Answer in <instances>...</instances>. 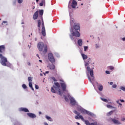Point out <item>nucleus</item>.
Returning a JSON list of instances; mask_svg holds the SVG:
<instances>
[{"instance_id":"61","label":"nucleus","mask_w":125,"mask_h":125,"mask_svg":"<svg viewBox=\"0 0 125 125\" xmlns=\"http://www.w3.org/2000/svg\"><path fill=\"white\" fill-rule=\"evenodd\" d=\"M33 9H35V6H34V7L33 8Z\"/></svg>"},{"instance_id":"5","label":"nucleus","mask_w":125,"mask_h":125,"mask_svg":"<svg viewBox=\"0 0 125 125\" xmlns=\"http://www.w3.org/2000/svg\"><path fill=\"white\" fill-rule=\"evenodd\" d=\"M86 69L88 73H90V75L91 77V78L88 77V80L89 82H90V83H92V82H93V81L94 80V75H93V70L90 69V67H89V66H87Z\"/></svg>"},{"instance_id":"4","label":"nucleus","mask_w":125,"mask_h":125,"mask_svg":"<svg viewBox=\"0 0 125 125\" xmlns=\"http://www.w3.org/2000/svg\"><path fill=\"white\" fill-rule=\"evenodd\" d=\"M44 47V50H43ZM37 48L39 51H42L43 53H46L47 52V45H44V43L42 42H39L37 44Z\"/></svg>"},{"instance_id":"23","label":"nucleus","mask_w":125,"mask_h":125,"mask_svg":"<svg viewBox=\"0 0 125 125\" xmlns=\"http://www.w3.org/2000/svg\"><path fill=\"white\" fill-rule=\"evenodd\" d=\"M46 118L47 119V120H48V121H49L50 122H52L53 120L52 119H51V118H50V117L46 115Z\"/></svg>"},{"instance_id":"35","label":"nucleus","mask_w":125,"mask_h":125,"mask_svg":"<svg viewBox=\"0 0 125 125\" xmlns=\"http://www.w3.org/2000/svg\"><path fill=\"white\" fill-rule=\"evenodd\" d=\"M87 48H88V47L87 46H84V51H86V50H87Z\"/></svg>"},{"instance_id":"12","label":"nucleus","mask_w":125,"mask_h":125,"mask_svg":"<svg viewBox=\"0 0 125 125\" xmlns=\"http://www.w3.org/2000/svg\"><path fill=\"white\" fill-rule=\"evenodd\" d=\"M27 116H28V117H30V118H32V119H34L37 117V116H36V114L31 113H28Z\"/></svg>"},{"instance_id":"21","label":"nucleus","mask_w":125,"mask_h":125,"mask_svg":"<svg viewBox=\"0 0 125 125\" xmlns=\"http://www.w3.org/2000/svg\"><path fill=\"white\" fill-rule=\"evenodd\" d=\"M41 20H38V27L39 28V30H41Z\"/></svg>"},{"instance_id":"3","label":"nucleus","mask_w":125,"mask_h":125,"mask_svg":"<svg viewBox=\"0 0 125 125\" xmlns=\"http://www.w3.org/2000/svg\"><path fill=\"white\" fill-rule=\"evenodd\" d=\"M55 85L51 88V92L53 93H55L56 91H58L59 95H62V92H61V89H60V84L58 83H54Z\"/></svg>"},{"instance_id":"54","label":"nucleus","mask_w":125,"mask_h":125,"mask_svg":"<svg viewBox=\"0 0 125 125\" xmlns=\"http://www.w3.org/2000/svg\"><path fill=\"white\" fill-rule=\"evenodd\" d=\"M122 40H123V41H125V37L123 38L122 39Z\"/></svg>"},{"instance_id":"26","label":"nucleus","mask_w":125,"mask_h":125,"mask_svg":"<svg viewBox=\"0 0 125 125\" xmlns=\"http://www.w3.org/2000/svg\"><path fill=\"white\" fill-rule=\"evenodd\" d=\"M86 114H87V115H88V116H92V113L87 110L86 111Z\"/></svg>"},{"instance_id":"15","label":"nucleus","mask_w":125,"mask_h":125,"mask_svg":"<svg viewBox=\"0 0 125 125\" xmlns=\"http://www.w3.org/2000/svg\"><path fill=\"white\" fill-rule=\"evenodd\" d=\"M112 121L116 125H121V122L116 119H112Z\"/></svg>"},{"instance_id":"7","label":"nucleus","mask_w":125,"mask_h":125,"mask_svg":"<svg viewBox=\"0 0 125 125\" xmlns=\"http://www.w3.org/2000/svg\"><path fill=\"white\" fill-rule=\"evenodd\" d=\"M70 32L71 33V35H72V36H74V37H77L78 38H79V37L81 36V34H80V32H79V31L77 30L74 31V29L73 28H71V29H70Z\"/></svg>"},{"instance_id":"25","label":"nucleus","mask_w":125,"mask_h":125,"mask_svg":"<svg viewBox=\"0 0 125 125\" xmlns=\"http://www.w3.org/2000/svg\"><path fill=\"white\" fill-rule=\"evenodd\" d=\"M39 14L40 15H41V16H42V15H43V10H41L39 11Z\"/></svg>"},{"instance_id":"52","label":"nucleus","mask_w":125,"mask_h":125,"mask_svg":"<svg viewBox=\"0 0 125 125\" xmlns=\"http://www.w3.org/2000/svg\"><path fill=\"white\" fill-rule=\"evenodd\" d=\"M49 73V71H46V72H45V73H46V74H48Z\"/></svg>"},{"instance_id":"20","label":"nucleus","mask_w":125,"mask_h":125,"mask_svg":"<svg viewBox=\"0 0 125 125\" xmlns=\"http://www.w3.org/2000/svg\"><path fill=\"white\" fill-rule=\"evenodd\" d=\"M82 56L83 59V60H85V59H87V56L84 54H82Z\"/></svg>"},{"instance_id":"29","label":"nucleus","mask_w":125,"mask_h":125,"mask_svg":"<svg viewBox=\"0 0 125 125\" xmlns=\"http://www.w3.org/2000/svg\"><path fill=\"white\" fill-rule=\"evenodd\" d=\"M22 87H23L24 89H26V88H27V86L26 85V84H23L22 85Z\"/></svg>"},{"instance_id":"40","label":"nucleus","mask_w":125,"mask_h":125,"mask_svg":"<svg viewBox=\"0 0 125 125\" xmlns=\"http://www.w3.org/2000/svg\"><path fill=\"white\" fill-rule=\"evenodd\" d=\"M112 87H113V88H116V87H117V85L116 84H113L112 85Z\"/></svg>"},{"instance_id":"38","label":"nucleus","mask_w":125,"mask_h":125,"mask_svg":"<svg viewBox=\"0 0 125 125\" xmlns=\"http://www.w3.org/2000/svg\"><path fill=\"white\" fill-rule=\"evenodd\" d=\"M52 79H53L54 82H57V80L55 79V77H52Z\"/></svg>"},{"instance_id":"14","label":"nucleus","mask_w":125,"mask_h":125,"mask_svg":"<svg viewBox=\"0 0 125 125\" xmlns=\"http://www.w3.org/2000/svg\"><path fill=\"white\" fill-rule=\"evenodd\" d=\"M20 112H29V110L28 109V108H26L24 107L20 108Z\"/></svg>"},{"instance_id":"42","label":"nucleus","mask_w":125,"mask_h":125,"mask_svg":"<svg viewBox=\"0 0 125 125\" xmlns=\"http://www.w3.org/2000/svg\"><path fill=\"white\" fill-rule=\"evenodd\" d=\"M3 23L4 24H5V23H7V21H2V25Z\"/></svg>"},{"instance_id":"64","label":"nucleus","mask_w":125,"mask_h":125,"mask_svg":"<svg viewBox=\"0 0 125 125\" xmlns=\"http://www.w3.org/2000/svg\"><path fill=\"white\" fill-rule=\"evenodd\" d=\"M44 1H45V0H43Z\"/></svg>"},{"instance_id":"55","label":"nucleus","mask_w":125,"mask_h":125,"mask_svg":"<svg viewBox=\"0 0 125 125\" xmlns=\"http://www.w3.org/2000/svg\"><path fill=\"white\" fill-rule=\"evenodd\" d=\"M77 125H80V123L79 122H76Z\"/></svg>"},{"instance_id":"6","label":"nucleus","mask_w":125,"mask_h":125,"mask_svg":"<svg viewBox=\"0 0 125 125\" xmlns=\"http://www.w3.org/2000/svg\"><path fill=\"white\" fill-rule=\"evenodd\" d=\"M48 59L49 60L50 62H51V63H52V64L55 63V59L54 58V57H53V54H52V53H49L48 54Z\"/></svg>"},{"instance_id":"49","label":"nucleus","mask_w":125,"mask_h":125,"mask_svg":"<svg viewBox=\"0 0 125 125\" xmlns=\"http://www.w3.org/2000/svg\"><path fill=\"white\" fill-rule=\"evenodd\" d=\"M88 62H89L90 61H91V60H90V59H89L88 60H87Z\"/></svg>"},{"instance_id":"50","label":"nucleus","mask_w":125,"mask_h":125,"mask_svg":"<svg viewBox=\"0 0 125 125\" xmlns=\"http://www.w3.org/2000/svg\"><path fill=\"white\" fill-rule=\"evenodd\" d=\"M121 102H125L124 100H120Z\"/></svg>"},{"instance_id":"2","label":"nucleus","mask_w":125,"mask_h":125,"mask_svg":"<svg viewBox=\"0 0 125 125\" xmlns=\"http://www.w3.org/2000/svg\"><path fill=\"white\" fill-rule=\"evenodd\" d=\"M74 114H76L77 115V116H75V119L76 120H82L83 122H84L85 125H97V122H94V123H91V124L89 123V121L88 120H84V119L83 118V116L80 115L81 113H79L77 110H75L74 111Z\"/></svg>"},{"instance_id":"18","label":"nucleus","mask_w":125,"mask_h":125,"mask_svg":"<svg viewBox=\"0 0 125 125\" xmlns=\"http://www.w3.org/2000/svg\"><path fill=\"white\" fill-rule=\"evenodd\" d=\"M74 28L75 30V31H78V30H80V26L76 25H74Z\"/></svg>"},{"instance_id":"8","label":"nucleus","mask_w":125,"mask_h":125,"mask_svg":"<svg viewBox=\"0 0 125 125\" xmlns=\"http://www.w3.org/2000/svg\"><path fill=\"white\" fill-rule=\"evenodd\" d=\"M42 34L43 37H45L46 36V33H45V27H44V23L42 21Z\"/></svg>"},{"instance_id":"22","label":"nucleus","mask_w":125,"mask_h":125,"mask_svg":"<svg viewBox=\"0 0 125 125\" xmlns=\"http://www.w3.org/2000/svg\"><path fill=\"white\" fill-rule=\"evenodd\" d=\"M50 69L51 70H54L55 69V65L54 64H51L50 65Z\"/></svg>"},{"instance_id":"48","label":"nucleus","mask_w":125,"mask_h":125,"mask_svg":"<svg viewBox=\"0 0 125 125\" xmlns=\"http://www.w3.org/2000/svg\"><path fill=\"white\" fill-rule=\"evenodd\" d=\"M116 103H117L118 104H119L120 103V101H116Z\"/></svg>"},{"instance_id":"56","label":"nucleus","mask_w":125,"mask_h":125,"mask_svg":"<svg viewBox=\"0 0 125 125\" xmlns=\"http://www.w3.org/2000/svg\"><path fill=\"white\" fill-rule=\"evenodd\" d=\"M39 62H41V63L42 62V61L41 60H39Z\"/></svg>"},{"instance_id":"13","label":"nucleus","mask_w":125,"mask_h":125,"mask_svg":"<svg viewBox=\"0 0 125 125\" xmlns=\"http://www.w3.org/2000/svg\"><path fill=\"white\" fill-rule=\"evenodd\" d=\"M70 104H71V105H73V106H75L76 105V100H75L74 99V98H71L70 99Z\"/></svg>"},{"instance_id":"44","label":"nucleus","mask_w":125,"mask_h":125,"mask_svg":"<svg viewBox=\"0 0 125 125\" xmlns=\"http://www.w3.org/2000/svg\"><path fill=\"white\" fill-rule=\"evenodd\" d=\"M27 65H28V66H31V63L30 62H27Z\"/></svg>"},{"instance_id":"27","label":"nucleus","mask_w":125,"mask_h":125,"mask_svg":"<svg viewBox=\"0 0 125 125\" xmlns=\"http://www.w3.org/2000/svg\"><path fill=\"white\" fill-rule=\"evenodd\" d=\"M33 78L29 77L28 78V81L29 82V83H32V81Z\"/></svg>"},{"instance_id":"41","label":"nucleus","mask_w":125,"mask_h":125,"mask_svg":"<svg viewBox=\"0 0 125 125\" xmlns=\"http://www.w3.org/2000/svg\"><path fill=\"white\" fill-rule=\"evenodd\" d=\"M35 88L36 89H39V85H35Z\"/></svg>"},{"instance_id":"63","label":"nucleus","mask_w":125,"mask_h":125,"mask_svg":"<svg viewBox=\"0 0 125 125\" xmlns=\"http://www.w3.org/2000/svg\"><path fill=\"white\" fill-rule=\"evenodd\" d=\"M22 24H24V22H22Z\"/></svg>"},{"instance_id":"47","label":"nucleus","mask_w":125,"mask_h":125,"mask_svg":"<svg viewBox=\"0 0 125 125\" xmlns=\"http://www.w3.org/2000/svg\"><path fill=\"white\" fill-rule=\"evenodd\" d=\"M119 105L120 107H122V104L121 103H119Z\"/></svg>"},{"instance_id":"46","label":"nucleus","mask_w":125,"mask_h":125,"mask_svg":"<svg viewBox=\"0 0 125 125\" xmlns=\"http://www.w3.org/2000/svg\"><path fill=\"white\" fill-rule=\"evenodd\" d=\"M121 121H122L123 122H124V121H125V118H123L122 119Z\"/></svg>"},{"instance_id":"60","label":"nucleus","mask_w":125,"mask_h":125,"mask_svg":"<svg viewBox=\"0 0 125 125\" xmlns=\"http://www.w3.org/2000/svg\"><path fill=\"white\" fill-rule=\"evenodd\" d=\"M40 0H36V2H38Z\"/></svg>"},{"instance_id":"34","label":"nucleus","mask_w":125,"mask_h":125,"mask_svg":"<svg viewBox=\"0 0 125 125\" xmlns=\"http://www.w3.org/2000/svg\"><path fill=\"white\" fill-rule=\"evenodd\" d=\"M64 99H65V101H66V102H68V101H69V99L66 96L64 97Z\"/></svg>"},{"instance_id":"30","label":"nucleus","mask_w":125,"mask_h":125,"mask_svg":"<svg viewBox=\"0 0 125 125\" xmlns=\"http://www.w3.org/2000/svg\"><path fill=\"white\" fill-rule=\"evenodd\" d=\"M108 69H109V70H114V66H108Z\"/></svg>"},{"instance_id":"9","label":"nucleus","mask_w":125,"mask_h":125,"mask_svg":"<svg viewBox=\"0 0 125 125\" xmlns=\"http://www.w3.org/2000/svg\"><path fill=\"white\" fill-rule=\"evenodd\" d=\"M61 87L63 91H66V88L67 87V85L65 83H61Z\"/></svg>"},{"instance_id":"36","label":"nucleus","mask_w":125,"mask_h":125,"mask_svg":"<svg viewBox=\"0 0 125 125\" xmlns=\"http://www.w3.org/2000/svg\"><path fill=\"white\" fill-rule=\"evenodd\" d=\"M74 36H73V35H70V37L71 40H74V37H73Z\"/></svg>"},{"instance_id":"43","label":"nucleus","mask_w":125,"mask_h":125,"mask_svg":"<svg viewBox=\"0 0 125 125\" xmlns=\"http://www.w3.org/2000/svg\"><path fill=\"white\" fill-rule=\"evenodd\" d=\"M88 65H89V63H88V62H86V63H85V66L86 67V66H88Z\"/></svg>"},{"instance_id":"28","label":"nucleus","mask_w":125,"mask_h":125,"mask_svg":"<svg viewBox=\"0 0 125 125\" xmlns=\"http://www.w3.org/2000/svg\"><path fill=\"white\" fill-rule=\"evenodd\" d=\"M101 99L102 100V101H104V102H107V101L106 99L101 98Z\"/></svg>"},{"instance_id":"58","label":"nucleus","mask_w":125,"mask_h":125,"mask_svg":"<svg viewBox=\"0 0 125 125\" xmlns=\"http://www.w3.org/2000/svg\"><path fill=\"white\" fill-rule=\"evenodd\" d=\"M39 115H42V112L41 111L39 112Z\"/></svg>"},{"instance_id":"24","label":"nucleus","mask_w":125,"mask_h":125,"mask_svg":"<svg viewBox=\"0 0 125 125\" xmlns=\"http://www.w3.org/2000/svg\"><path fill=\"white\" fill-rule=\"evenodd\" d=\"M113 112L114 111H111L109 112H108L106 114V116H107V117H109V116H111L113 114Z\"/></svg>"},{"instance_id":"62","label":"nucleus","mask_w":125,"mask_h":125,"mask_svg":"<svg viewBox=\"0 0 125 125\" xmlns=\"http://www.w3.org/2000/svg\"><path fill=\"white\" fill-rule=\"evenodd\" d=\"M81 5H83V3H82V4H81Z\"/></svg>"},{"instance_id":"57","label":"nucleus","mask_w":125,"mask_h":125,"mask_svg":"<svg viewBox=\"0 0 125 125\" xmlns=\"http://www.w3.org/2000/svg\"><path fill=\"white\" fill-rule=\"evenodd\" d=\"M30 88H31L32 90H34V88L33 87V86L32 87H30Z\"/></svg>"},{"instance_id":"16","label":"nucleus","mask_w":125,"mask_h":125,"mask_svg":"<svg viewBox=\"0 0 125 125\" xmlns=\"http://www.w3.org/2000/svg\"><path fill=\"white\" fill-rule=\"evenodd\" d=\"M78 44L79 46H82V45H83V40L82 39L78 40Z\"/></svg>"},{"instance_id":"45","label":"nucleus","mask_w":125,"mask_h":125,"mask_svg":"<svg viewBox=\"0 0 125 125\" xmlns=\"http://www.w3.org/2000/svg\"><path fill=\"white\" fill-rule=\"evenodd\" d=\"M106 74H110V71H105Z\"/></svg>"},{"instance_id":"31","label":"nucleus","mask_w":125,"mask_h":125,"mask_svg":"<svg viewBox=\"0 0 125 125\" xmlns=\"http://www.w3.org/2000/svg\"><path fill=\"white\" fill-rule=\"evenodd\" d=\"M106 107L107 108H114V107H113L112 105H109V104H107Z\"/></svg>"},{"instance_id":"17","label":"nucleus","mask_w":125,"mask_h":125,"mask_svg":"<svg viewBox=\"0 0 125 125\" xmlns=\"http://www.w3.org/2000/svg\"><path fill=\"white\" fill-rule=\"evenodd\" d=\"M98 88L100 91H102L103 90V86L102 85H100L98 87Z\"/></svg>"},{"instance_id":"11","label":"nucleus","mask_w":125,"mask_h":125,"mask_svg":"<svg viewBox=\"0 0 125 125\" xmlns=\"http://www.w3.org/2000/svg\"><path fill=\"white\" fill-rule=\"evenodd\" d=\"M38 17H39V11H36L34 15H33V19L34 20H36V19H38Z\"/></svg>"},{"instance_id":"1","label":"nucleus","mask_w":125,"mask_h":125,"mask_svg":"<svg viewBox=\"0 0 125 125\" xmlns=\"http://www.w3.org/2000/svg\"><path fill=\"white\" fill-rule=\"evenodd\" d=\"M4 51H5V46L4 45H0V62L2 66L10 67V66H11V64L7 62V59L2 55V53H3Z\"/></svg>"},{"instance_id":"32","label":"nucleus","mask_w":125,"mask_h":125,"mask_svg":"<svg viewBox=\"0 0 125 125\" xmlns=\"http://www.w3.org/2000/svg\"><path fill=\"white\" fill-rule=\"evenodd\" d=\"M29 86L30 87H33V84L32 83V82H29Z\"/></svg>"},{"instance_id":"53","label":"nucleus","mask_w":125,"mask_h":125,"mask_svg":"<svg viewBox=\"0 0 125 125\" xmlns=\"http://www.w3.org/2000/svg\"><path fill=\"white\" fill-rule=\"evenodd\" d=\"M37 57H38V58H39V59H40V56H39V54H37Z\"/></svg>"},{"instance_id":"39","label":"nucleus","mask_w":125,"mask_h":125,"mask_svg":"<svg viewBox=\"0 0 125 125\" xmlns=\"http://www.w3.org/2000/svg\"><path fill=\"white\" fill-rule=\"evenodd\" d=\"M43 5V1H42V2H41L40 3V6H42Z\"/></svg>"},{"instance_id":"51","label":"nucleus","mask_w":125,"mask_h":125,"mask_svg":"<svg viewBox=\"0 0 125 125\" xmlns=\"http://www.w3.org/2000/svg\"><path fill=\"white\" fill-rule=\"evenodd\" d=\"M110 85H112L113 84V82H110Z\"/></svg>"},{"instance_id":"33","label":"nucleus","mask_w":125,"mask_h":125,"mask_svg":"<svg viewBox=\"0 0 125 125\" xmlns=\"http://www.w3.org/2000/svg\"><path fill=\"white\" fill-rule=\"evenodd\" d=\"M18 3H22L23 2V0H18Z\"/></svg>"},{"instance_id":"10","label":"nucleus","mask_w":125,"mask_h":125,"mask_svg":"<svg viewBox=\"0 0 125 125\" xmlns=\"http://www.w3.org/2000/svg\"><path fill=\"white\" fill-rule=\"evenodd\" d=\"M78 5V3L75 0H73L72 4L71 5L72 8H76V6Z\"/></svg>"},{"instance_id":"19","label":"nucleus","mask_w":125,"mask_h":125,"mask_svg":"<svg viewBox=\"0 0 125 125\" xmlns=\"http://www.w3.org/2000/svg\"><path fill=\"white\" fill-rule=\"evenodd\" d=\"M80 112L82 114H86V110H85V109H81Z\"/></svg>"},{"instance_id":"37","label":"nucleus","mask_w":125,"mask_h":125,"mask_svg":"<svg viewBox=\"0 0 125 125\" xmlns=\"http://www.w3.org/2000/svg\"><path fill=\"white\" fill-rule=\"evenodd\" d=\"M121 89H122V90H123V91H125V87H121Z\"/></svg>"},{"instance_id":"59","label":"nucleus","mask_w":125,"mask_h":125,"mask_svg":"<svg viewBox=\"0 0 125 125\" xmlns=\"http://www.w3.org/2000/svg\"><path fill=\"white\" fill-rule=\"evenodd\" d=\"M44 125H48V124L47 123H45Z\"/></svg>"}]
</instances>
